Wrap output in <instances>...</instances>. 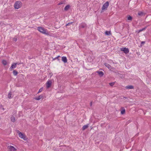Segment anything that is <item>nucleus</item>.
Listing matches in <instances>:
<instances>
[{"instance_id":"nucleus-1","label":"nucleus","mask_w":151,"mask_h":151,"mask_svg":"<svg viewBox=\"0 0 151 151\" xmlns=\"http://www.w3.org/2000/svg\"><path fill=\"white\" fill-rule=\"evenodd\" d=\"M37 30L41 33L45 34L48 35V33L47 31V29H45L44 28L41 27H37Z\"/></svg>"},{"instance_id":"nucleus-2","label":"nucleus","mask_w":151,"mask_h":151,"mask_svg":"<svg viewBox=\"0 0 151 151\" xmlns=\"http://www.w3.org/2000/svg\"><path fill=\"white\" fill-rule=\"evenodd\" d=\"M22 6V3L20 1H16L14 4V8L16 9H18L20 8Z\"/></svg>"},{"instance_id":"nucleus-3","label":"nucleus","mask_w":151,"mask_h":151,"mask_svg":"<svg viewBox=\"0 0 151 151\" xmlns=\"http://www.w3.org/2000/svg\"><path fill=\"white\" fill-rule=\"evenodd\" d=\"M109 5V3L107 1L104 3L102 8V10H105L106 9Z\"/></svg>"},{"instance_id":"nucleus-4","label":"nucleus","mask_w":151,"mask_h":151,"mask_svg":"<svg viewBox=\"0 0 151 151\" xmlns=\"http://www.w3.org/2000/svg\"><path fill=\"white\" fill-rule=\"evenodd\" d=\"M19 137L22 139H23L24 140L27 139V138L25 136L22 134L21 132H19L18 133Z\"/></svg>"},{"instance_id":"nucleus-5","label":"nucleus","mask_w":151,"mask_h":151,"mask_svg":"<svg viewBox=\"0 0 151 151\" xmlns=\"http://www.w3.org/2000/svg\"><path fill=\"white\" fill-rule=\"evenodd\" d=\"M121 50L124 52L126 54L128 53L129 52V50L128 49L126 48H121L120 49Z\"/></svg>"},{"instance_id":"nucleus-6","label":"nucleus","mask_w":151,"mask_h":151,"mask_svg":"<svg viewBox=\"0 0 151 151\" xmlns=\"http://www.w3.org/2000/svg\"><path fill=\"white\" fill-rule=\"evenodd\" d=\"M17 64H19L17 63H14L13 64L11 67L9 69L12 70V69L15 68H16V65Z\"/></svg>"},{"instance_id":"nucleus-7","label":"nucleus","mask_w":151,"mask_h":151,"mask_svg":"<svg viewBox=\"0 0 151 151\" xmlns=\"http://www.w3.org/2000/svg\"><path fill=\"white\" fill-rule=\"evenodd\" d=\"M46 86L47 88H49L50 87L52 84V81H51L50 80L47 81L46 83Z\"/></svg>"},{"instance_id":"nucleus-8","label":"nucleus","mask_w":151,"mask_h":151,"mask_svg":"<svg viewBox=\"0 0 151 151\" xmlns=\"http://www.w3.org/2000/svg\"><path fill=\"white\" fill-rule=\"evenodd\" d=\"M9 149L10 151H16V149L13 146H10L9 147Z\"/></svg>"},{"instance_id":"nucleus-9","label":"nucleus","mask_w":151,"mask_h":151,"mask_svg":"<svg viewBox=\"0 0 151 151\" xmlns=\"http://www.w3.org/2000/svg\"><path fill=\"white\" fill-rule=\"evenodd\" d=\"M62 60L64 63H66L67 61V58L65 57H62Z\"/></svg>"},{"instance_id":"nucleus-10","label":"nucleus","mask_w":151,"mask_h":151,"mask_svg":"<svg viewBox=\"0 0 151 151\" xmlns=\"http://www.w3.org/2000/svg\"><path fill=\"white\" fill-rule=\"evenodd\" d=\"M96 72L99 74L100 76H102L104 75V73L102 71H97Z\"/></svg>"},{"instance_id":"nucleus-11","label":"nucleus","mask_w":151,"mask_h":151,"mask_svg":"<svg viewBox=\"0 0 151 151\" xmlns=\"http://www.w3.org/2000/svg\"><path fill=\"white\" fill-rule=\"evenodd\" d=\"M42 97H43V96L41 95L39 96L38 97L35 98V99L37 100H40Z\"/></svg>"},{"instance_id":"nucleus-12","label":"nucleus","mask_w":151,"mask_h":151,"mask_svg":"<svg viewBox=\"0 0 151 151\" xmlns=\"http://www.w3.org/2000/svg\"><path fill=\"white\" fill-rule=\"evenodd\" d=\"M126 88L127 89H131L133 88L134 87L130 85L126 86Z\"/></svg>"},{"instance_id":"nucleus-13","label":"nucleus","mask_w":151,"mask_h":151,"mask_svg":"<svg viewBox=\"0 0 151 151\" xmlns=\"http://www.w3.org/2000/svg\"><path fill=\"white\" fill-rule=\"evenodd\" d=\"M88 127V124L86 125L83 126L82 127V130H85V129H87Z\"/></svg>"},{"instance_id":"nucleus-14","label":"nucleus","mask_w":151,"mask_h":151,"mask_svg":"<svg viewBox=\"0 0 151 151\" xmlns=\"http://www.w3.org/2000/svg\"><path fill=\"white\" fill-rule=\"evenodd\" d=\"M11 120L12 122H14L15 121V118L14 116H12L11 117Z\"/></svg>"},{"instance_id":"nucleus-15","label":"nucleus","mask_w":151,"mask_h":151,"mask_svg":"<svg viewBox=\"0 0 151 151\" xmlns=\"http://www.w3.org/2000/svg\"><path fill=\"white\" fill-rule=\"evenodd\" d=\"M70 6L69 5H67L65 6L64 8V10L65 11L68 10L70 8Z\"/></svg>"},{"instance_id":"nucleus-16","label":"nucleus","mask_w":151,"mask_h":151,"mask_svg":"<svg viewBox=\"0 0 151 151\" xmlns=\"http://www.w3.org/2000/svg\"><path fill=\"white\" fill-rule=\"evenodd\" d=\"M105 34L107 35H110L111 34L110 31H106L105 32Z\"/></svg>"},{"instance_id":"nucleus-17","label":"nucleus","mask_w":151,"mask_h":151,"mask_svg":"<svg viewBox=\"0 0 151 151\" xmlns=\"http://www.w3.org/2000/svg\"><path fill=\"white\" fill-rule=\"evenodd\" d=\"M13 97L12 96V93L10 92L8 94V98L9 99H11Z\"/></svg>"},{"instance_id":"nucleus-18","label":"nucleus","mask_w":151,"mask_h":151,"mask_svg":"<svg viewBox=\"0 0 151 151\" xmlns=\"http://www.w3.org/2000/svg\"><path fill=\"white\" fill-rule=\"evenodd\" d=\"M104 65H105L106 67L108 68H110L111 67V66L109 64L107 63H105L104 64Z\"/></svg>"},{"instance_id":"nucleus-19","label":"nucleus","mask_w":151,"mask_h":151,"mask_svg":"<svg viewBox=\"0 0 151 151\" xmlns=\"http://www.w3.org/2000/svg\"><path fill=\"white\" fill-rule=\"evenodd\" d=\"M86 26V24L84 23H82L81 25V27L82 28H83L85 27Z\"/></svg>"},{"instance_id":"nucleus-20","label":"nucleus","mask_w":151,"mask_h":151,"mask_svg":"<svg viewBox=\"0 0 151 151\" xmlns=\"http://www.w3.org/2000/svg\"><path fill=\"white\" fill-rule=\"evenodd\" d=\"M2 63L4 65H6L7 64V62L6 60H3L2 61Z\"/></svg>"},{"instance_id":"nucleus-21","label":"nucleus","mask_w":151,"mask_h":151,"mask_svg":"<svg viewBox=\"0 0 151 151\" xmlns=\"http://www.w3.org/2000/svg\"><path fill=\"white\" fill-rule=\"evenodd\" d=\"M125 110L124 109L121 111V113L122 114H125Z\"/></svg>"},{"instance_id":"nucleus-22","label":"nucleus","mask_w":151,"mask_h":151,"mask_svg":"<svg viewBox=\"0 0 151 151\" xmlns=\"http://www.w3.org/2000/svg\"><path fill=\"white\" fill-rule=\"evenodd\" d=\"M146 27H144V28H143L142 29H140L138 31V33H139L142 31L143 30H145L146 29Z\"/></svg>"},{"instance_id":"nucleus-23","label":"nucleus","mask_w":151,"mask_h":151,"mask_svg":"<svg viewBox=\"0 0 151 151\" xmlns=\"http://www.w3.org/2000/svg\"><path fill=\"white\" fill-rule=\"evenodd\" d=\"M13 73L14 76H16L18 74V72L14 70L13 71Z\"/></svg>"},{"instance_id":"nucleus-24","label":"nucleus","mask_w":151,"mask_h":151,"mask_svg":"<svg viewBox=\"0 0 151 151\" xmlns=\"http://www.w3.org/2000/svg\"><path fill=\"white\" fill-rule=\"evenodd\" d=\"M132 19V17L130 16H129L127 17V19L128 20H131Z\"/></svg>"},{"instance_id":"nucleus-25","label":"nucleus","mask_w":151,"mask_h":151,"mask_svg":"<svg viewBox=\"0 0 151 151\" xmlns=\"http://www.w3.org/2000/svg\"><path fill=\"white\" fill-rule=\"evenodd\" d=\"M65 4V2L64 1H61L58 4V5H60L61 4Z\"/></svg>"},{"instance_id":"nucleus-26","label":"nucleus","mask_w":151,"mask_h":151,"mask_svg":"<svg viewBox=\"0 0 151 151\" xmlns=\"http://www.w3.org/2000/svg\"><path fill=\"white\" fill-rule=\"evenodd\" d=\"M114 83L113 82V83H109V85L111 86H112L114 85Z\"/></svg>"},{"instance_id":"nucleus-27","label":"nucleus","mask_w":151,"mask_h":151,"mask_svg":"<svg viewBox=\"0 0 151 151\" xmlns=\"http://www.w3.org/2000/svg\"><path fill=\"white\" fill-rule=\"evenodd\" d=\"M42 88H41L39 91L38 93L41 92L42 90Z\"/></svg>"},{"instance_id":"nucleus-28","label":"nucleus","mask_w":151,"mask_h":151,"mask_svg":"<svg viewBox=\"0 0 151 151\" xmlns=\"http://www.w3.org/2000/svg\"><path fill=\"white\" fill-rule=\"evenodd\" d=\"M13 40L15 42H16L17 40V38H14L13 39Z\"/></svg>"},{"instance_id":"nucleus-29","label":"nucleus","mask_w":151,"mask_h":151,"mask_svg":"<svg viewBox=\"0 0 151 151\" xmlns=\"http://www.w3.org/2000/svg\"><path fill=\"white\" fill-rule=\"evenodd\" d=\"M72 23H73L72 22L68 23V24H66V25L67 26L70 25V24H72Z\"/></svg>"},{"instance_id":"nucleus-30","label":"nucleus","mask_w":151,"mask_h":151,"mask_svg":"<svg viewBox=\"0 0 151 151\" xmlns=\"http://www.w3.org/2000/svg\"><path fill=\"white\" fill-rule=\"evenodd\" d=\"M59 57H60V56H58L56 57L55 59H58Z\"/></svg>"},{"instance_id":"nucleus-31","label":"nucleus","mask_w":151,"mask_h":151,"mask_svg":"<svg viewBox=\"0 0 151 151\" xmlns=\"http://www.w3.org/2000/svg\"><path fill=\"white\" fill-rule=\"evenodd\" d=\"M142 14V13H138V14H139V15H141V14Z\"/></svg>"},{"instance_id":"nucleus-32","label":"nucleus","mask_w":151,"mask_h":151,"mask_svg":"<svg viewBox=\"0 0 151 151\" xmlns=\"http://www.w3.org/2000/svg\"><path fill=\"white\" fill-rule=\"evenodd\" d=\"M141 43H142V44H144L145 43V42H143V41H142V42Z\"/></svg>"},{"instance_id":"nucleus-33","label":"nucleus","mask_w":151,"mask_h":151,"mask_svg":"<svg viewBox=\"0 0 151 151\" xmlns=\"http://www.w3.org/2000/svg\"><path fill=\"white\" fill-rule=\"evenodd\" d=\"M91 104H92V103L91 102Z\"/></svg>"}]
</instances>
